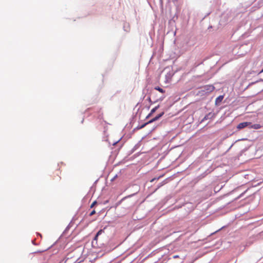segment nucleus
<instances>
[{
	"label": "nucleus",
	"mask_w": 263,
	"mask_h": 263,
	"mask_svg": "<svg viewBox=\"0 0 263 263\" xmlns=\"http://www.w3.org/2000/svg\"><path fill=\"white\" fill-rule=\"evenodd\" d=\"M251 123L250 122H242V123H240L239 124H238L237 126V128L238 129V130H240V129H241L242 128H244L247 126H250V125H251Z\"/></svg>",
	"instance_id": "1"
},
{
	"label": "nucleus",
	"mask_w": 263,
	"mask_h": 263,
	"mask_svg": "<svg viewBox=\"0 0 263 263\" xmlns=\"http://www.w3.org/2000/svg\"><path fill=\"white\" fill-rule=\"evenodd\" d=\"M104 232V229H101L99 230L97 233L96 234V236H95L93 240L92 241V245H93L95 243L96 245H97V241H98V238L99 235L102 234Z\"/></svg>",
	"instance_id": "2"
},
{
	"label": "nucleus",
	"mask_w": 263,
	"mask_h": 263,
	"mask_svg": "<svg viewBox=\"0 0 263 263\" xmlns=\"http://www.w3.org/2000/svg\"><path fill=\"white\" fill-rule=\"evenodd\" d=\"M61 171L60 170H57L53 177V180L55 182H58L61 180Z\"/></svg>",
	"instance_id": "3"
},
{
	"label": "nucleus",
	"mask_w": 263,
	"mask_h": 263,
	"mask_svg": "<svg viewBox=\"0 0 263 263\" xmlns=\"http://www.w3.org/2000/svg\"><path fill=\"white\" fill-rule=\"evenodd\" d=\"M204 91H206L208 92H210L213 91L215 87L213 85H207L203 87Z\"/></svg>",
	"instance_id": "4"
},
{
	"label": "nucleus",
	"mask_w": 263,
	"mask_h": 263,
	"mask_svg": "<svg viewBox=\"0 0 263 263\" xmlns=\"http://www.w3.org/2000/svg\"><path fill=\"white\" fill-rule=\"evenodd\" d=\"M159 119V118L157 117V116H156L155 118H153L152 119H151V120H149L148 122L144 123V124L142 125L140 127V128H143L144 127H145L147 124H150V123H152L157 120H158Z\"/></svg>",
	"instance_id": "5"
},
{
	"label": "nucleus",
	"mask_w": 263,
	"mask_h": 263,
	"mask_svg": "<svg viewBox=\"0 0 263 263\" xmlns=\"http://www.w3.org/2000/svg\"><path fill=\"white\" fill-rule=\"evenodd\" d=\"M261 127V126L259 124H254L253 125L251 124L249 126V128H253L255 129H259Z\"/></svg>",
	"instance_id": "6"
},
{
	"label": "nucleus",
	"mask_w": 263,
	"mask_h": 263,
	"mask_svg": "<svg viewBox=\"0 0 263 263\" xmlns=\"http://www.w3.org/2000/svg\"><path fill=\"white\" fill-rule=\"evenodd\" d=\"M159 107V105H158L156 106L155 108H153L150 113L147 116L146 118H149L156 110Z\"/></svg>",
	"instance_id": "7"
},
{
	"label": "nucleus",
	"mask_w": 263,
	"mask_h": 263,
	"mask_svg": "<svg viewBox=\"0 0 263 263\" xmlns=\"http://www.w3.org/2000/svg\"><path fill=\"white\" fill-rule=\"evenodd\" d=\"M155 89L159 91V92H160L161 93H164L165 92V91L162 88H161L158 86L155 87Z\"/></svg>",
	"instance_id": "8"
},
{
	"label": "nucleus",
	"mask_w": 263,
	"mask_h": 263,
	"mask_svg": "<svg viewBox=\"0 0 263 263\" xmlns=\"http://www.w3.org/2000/svg\"><path fill=\"white\" fill-rule=\"evenodd\" d=\"M223 98V97L222 96H220L218 98H216V102H221Z\"/></svg>",
	"instance_id": "9"
},
{
	"label": "nucleus",
	"mask_w": 263,
	"mask_h": 263,
	"mask_svg": "<svg viewBox=\"0 0 263 263\" xmlns=\"http://www.w3.org/2000/svg\"><path fill=\"white\" fill-rule=\"evenodd\" d=\"M97 201H94L90 205V208H92L96 204H97Z\"/></svg>",
	"instance_id": "10"
},
{
	"label": "nucleus",
	"mask_w": 263,
	"mask_h": 263,
	"mask_svg": "<svg viewBox=\"0 0 263 263\" xmlns=\"http://www.w3.org/2000/svg\"><path fill=\"white\" fill-rule=\"evenodd\" d=\"M164 115V112H162L157 115V117L159 119Z\"/></svg>",
	"instance_id": "11"
},
{
	"label": "nucleus",
	"mask_w": 263,
	"mask_h": 263,
	"mask_svg": "<svg viewBox=\"0 0 263 263\" xmlns=\"http://www.w3.org/2000/svg\"><path fill=\"white\" fill-rule=\"evenodd\" d=\"M96 213V211L95 210H93V211H92L89 214V216H92L93 215H94Z\"/></svg>",
	"instance_id": "12"
},
{
	"label": "nucleus",
	"mask_w": 263,
	"mask_h": 263,
	"mask_svg": "<svg viewBox=\"0 0 263 263\" xmlns=\"http://www.w3.org/2000/svg\"><path fill=\"white\" fill-rule=\"evenodd\" d=\"M173 258H179V256L178 255H174L173 256Z\"/></svg>",
	"instance_id": "13"
},
{
	"label": "nucleus",
	"mask_w": 263,
	"mask_h": 263,
	"mask_svg": "<svg viewBox=\"0 0 263 263\" xmlns=\"http://www.w3.org/2000/svg\"><path fill=\"white\" fill-rule=\"evenodd\" d=\"M155 179H156V178H153V179H152V180H151V182H153Z\"/></svg>",
	"instance_id": "14"
},
{
	"label": "nucleus",
	"mask_w": 263,
	"mask_h": 263,
	"mask_svg": "<svg viewBox=\"0 0 263 263\" xmlns=\"http://www.w3.org/2000/svg\"><path fill=\"white\" fill-rule=\"evenodd\" d=\"M207 119V116H205L203 120H206Z\"/></svg>",
	"instance_id": "15"
},
{
	"label": "nucleus",
	"mask_w": 263,
	"mask_h": 263,
	"mask_svg": "<svg viewBox=\"0 0 263 263\" xmlns=\"http://www.w3.org/2000/svg\"><path fill=\"white\" fill-rule=\"evenodd\" d=\"M263 72V69L260 71V72Z\"/></svg>",
	"instance_id": "16"
}]
</instances>
